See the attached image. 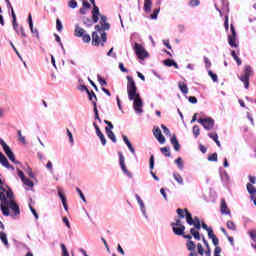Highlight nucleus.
Masks as SVG:
<instances>
[{"label":"nucleus","instance_id":"49","mask_svg":"<svg viewBox=\"0 0 256 256\" xmlns=\"http://www.w3.org/2000/svg\"><path fill=\"white\" fill-rule=\"evenodd\" d=\"M94 109V119H96L97 121H99V123H101V117H99V110L97 109V106L93 107Z\"/></svg>","mask_w":256,"mask_h":256},{"label":"nucleus","instance_id":"6","mask_svg":"<svg viewBox=\"0 0 256 256\" xmlns=\"http://www.w3.org/2000/svg\"><path fill=\"white\" fill-rule=\"evenodd\" d=\"M130 101H134L133 103V109L137 115H141L143 113V99L141 98V95L138 94L134 96V99H129Z\"/></svg>","mask_w":256,"mask_h":256},{"label":"nucleus","instance_id":"7","mask_svg":"<svg viewBox=\"0 0 256 256\" xmlns=\"http://www.w3.org/2000/svg\"><path fill=\"white\" fill-rule=\"evenodd\" d=\"M231 35H228V44L230 47L234 49L239 48V44H237V31L235 30V26L233 24L230 25Z\"/></svg>","mask_w":256,"mask_h":256},{"label":"nucleus","instance_id":"18","mask_svg":"<svg viewBox=\"0 0 256 256\" xmlns=\"http://www.w3.org/2000/svg\"><path fill=\"white\" fill-rule=\"evenodd\" d=\"M12 26L14 31L19 35V24L17 23V15L15 14V10H12Z\"/></svg>","mask_w":256,"mask_h":256},{"label":"nucleus","instance_id":"40","mask_svg":"<svg viewBox=\"0 0 256 256\" xmlns=\"http://www.w3.org/2000/svg\"><path fill=\"white\" fill-rule=\"evenodd\" d=\"M0 163L1 165H3V167H5L9 163V160L7 159V157H5L4 154L1 152H0Z\"/></svg>","mask_w":256,"mask_h":256},{"label":"nucleus","instance_id":"48","mask_svg":"<svg viewBox=\"0 0 256 256\" xmlns=\"http://www.w3.org/2000/svg\"><path fill=\"white\" fill-rule=\"evenodd\" d=\"M8 159L12 161L15 165H19V161L15 159V154L13 152H10V154L7 156Z\"/></svg>","mask_w":256,"mask_h":256},{"label":"nucleus","instance_id":"10","mask_svg":"<svg viewBox=\"0 0 256 256\" xmlns=\"http://www.w3.org/2000/svg\"><path fill=\"white\" fill-rule=\"evenodd\" d=\"M185 213H186V222L188 223V225H193L194 229L199 231L202 227L201 222L193 223V214H191V212H189L187 208H185Z\"/></svg>","mask_w":256,"mask_h":256},{"label":"nucleus","instance_id":"5","mask_svg":"<svg viewBox=\"0 0 256 256\" xmlns=\"http://www.w3.org/2000/svg\"><path fill=\"white\" fill-rule=\"evenodd\" d=\"M133 49H134L135 54L137 55L138 59H140L141 61H145V59H147V57H149V52H147V50H145V48H143V45L135 42Z\"/></svg>","mask_w":256,"mask_h":256},{"label":"nucleus","instance_id":"34","mask_svg":"<svg viewBox=\"0 0 256 256\" xmlns=\"http://www.w3.org/2000/svg\"><path fill=\"white\" fill-rule=\"evenodd\" d=\"M176 213H177V215H178V217H179V219H187V212H185V209L183 210V209H181V208H178L177 210H176Z\"/></svg>","mask_w":256,"mask_h":256},{"label":"nucleus","instance_id":"42","mask_svg":"<svg viewBox=\"0 0 256 256\" xmlns=\"http://www.w3.org/2000/svg\"><path fill=\"white\" fill-rule=\"evenodd\" d=\"M209 77H211L212 81H214V83H217L219 81V77L217 76V74L213 73V71H209L208 72Z\"/></svg>","mask_w":256,"mask_h":256},{"label":"nucleus","instance_id":"30","mask_svg":"<svg viewBox=\"0 0 256 256\" xmlns=\"http://www.w3.org/2000/svg\"><path fill=\"white\" fill-rule=\"evenodd\" d=\"M173 177L179 185H185V182L183 181V177L181 176V174L174 172Z\"/></svg>","mask_w":256,"mask_h":256},{"label":"nucleus","instance_id":"26","mask_svg":"<svg viewBox=\"0 0 256 256\" xmlns=\"http://www.w3.org/2000/svg\"><path fill=\"white\" fill-rule=\"evenodd\" d=\"M151 7H153V2L151 0H144L145 13H151Z\"/></svg>","mask_w":256,"mask_h":256},{"label":"nucleus","instance_id":"19","mask_svg":"<svg viewBox=\"0 0 256 256\" xmlns=\"http://www.w3.org/2000/svg\"><path fill=\"white\" fill-rule=\"evenodd\" d=\"M172 231L174 235H185V226H172Z\"/></svg>","mask_w":256,"mask_h":256},{"label":"nucleus","instance_id":"1","mask_svg":"<svg viewBox=\"0 0 256 256\" xmlns=\"http://www.w3.org/2000/svg\"><path fill=\"white\" fill-rule=\"evenodd\" d=\"M0 201V209L5 217H9V215H11V211L9 209L14 211V215L16 217L21 215V208H19V204L15 201V194L12 189L9 188V192L6 197L1 194Z\"/></svg>","mask_w":256,"mask_h":256},{"label":"nucleus","instance_id":"31","mask_svg":"<svg viewBox=\"0 0 256 256\" xmlns=\"http://www.w3.org/2000/svg\"><path fill=\"white\" fill-rule=\"evenodd\" d=\"M160 151L164 155V157H171V148L169 146L160 148Z\"/></svg>","mask_w":256,"mask_h":256},{"label":"nucleus","instance_id":"41","mask_svg":"<svg viewBox=\"0 0 256 256\" xmlns=\"http://www.w3.org/2000/svg\"><path fill=\"white\" fill-rule=\"evenodd\" d=\"M22 183H24V185H27V187H35V184L33 183V181H31L29 178H25L22 180Z\"/></svg>","mask_w":256,"mask_h":256},{"label":"nucleus","instance_id":"47","mask_svg":"<svg viewBox=\"0 0 256 256\" xmlns=\"http://www.w3.org/2000/svg\"><path fill=\"white\" fill-rule=\"evenodd\" d=\"M149 163H150V170L153 171L155 169V156L154 155L150 156Z\"/></svg>","mask_w":256,"mask_h":256},{"label":"nucleus","instance_id":"3","mask_svg":"<svg viewBox=\"0 0 256 256\" xmlns=\"http://www.w3.org/2000/svg\"><path fill=\"white\" fill-rule=\"evenodd\" d=\"M127 93H128V98L129 99H135L136 95H139L137 93V85L135 84V80H133L132 76H127Z\"/></svg>","mask_w":256,"mask_h":256},{"label":"nucleus","instance_id":"54","mask_svg":"<svg viewBox=\"0 0 256 256\" xmlns=\"http://www.w3.org/2000/svg\"><path fill=\"white\" fill-rule=\"evenodd\" d=\"M197 249L199 255H205V249L203 248V245H201V243L197 244Z\"/></svg>","mask_w":256,"mask_h":256},{"label":"nucleus","instance_id":"20","mask_svg":"<svg viewBox=\"0 0 256 256\" xmlns=\"http://www.w3.org/2000/svg\"><path fill=\"white\" fill-rule=\"evenodd\" d=\"M163 64L166 67H174L175 69H179V64H177V62L171 58L165 59L163 61Z\"/></svg>","mask_w":256,"mask_h":256},{"label":"nucleus","instance_id":"37","mask_svg":"<svg viewBox=\"0 0 256 256\" xmlns=\"http://www.w3.org/2000/svg\"><path fill=\"white\" fill-rule=\"evenodd\" d=\"M220 179L224 183H229V174L227 173V171L224 170L222 173H220Z\"/></svg>","mask_w":256,"mask_h":256},{"label":"nucleus","instance_id":"57","mask_svg":"<svg viewBox=\"0 0 256 256\" xmlns=\"http://www.w3.org/2000/svg\"><path fill=\"white\" fill-rule=\"evenodd\" d=\"M68 6L70 9H77V2L75 0H69Z\"/></svg>","mask_w":256,"mask_h":256},{"label":"nucleus","instance_id":"52","mask_svg":"<svg viewBox=\"0 0 256 256\" xmlns=\"http://www.w3.org/2000/svg\"><path fill=\"white\" fill-rule=\"evenodd\" d=\"M81 38L84 43H91V36L89 34L85 33Z\"/></svg>","mask_w":256,"mask_h":256},{"label":"nucleus","instance_id":"25","mask_svg":"<svg viewBox=\"0 0 256 256\" xmlns=\"http://www.w3.org/2000/svg\"><path fill=\"white\" fill-rule=\"evenodd\" d=\"M96 135L97 137H99L103 147H105V145H107V139L105 138V135L103 134V132H101V129H97Z\"/></svg>","mask_w":256,"mask_h":256},{"label":"nucleus","instance_id":"58","mask_svg":"<svg viewBox=\"0 0 256 256\" xmlns=\"http://www.w3.org/2000/svg\"><path fill=\"white\" fill-rule=\"evenodd\" d=\"M105 125H107V127L105 128L106 130L109 129V131H111L112 129H114L113 123H111V121L109 120H104Z\"/></svg>","mask_w":256,"mask_h":256},{"label":"nucleus","instance_id":"59","mask_svg":"<svg viewBox=\"0 0 256 256\" xmlns=\"http://www.w3.org/2000/svg\"><path fill=\"white\" fill-rule=\"evenodd\" d=\"M66 132H67V135H68L71 145H73V143H74L73 133H71V130H69V129H66Z\"/></svg>","mask_w":256,"mask_h":256},{"label":"nucleus","instance_id":"27","mask_svg":"<svg viewBox=\"0 0 256 256\" xmlns=\"http://www.w3.org/2000/svg\"><path fill=\"white\" fill-rule=\"evenodd\" d=\"M178 87L181 93H183L184 95H187L189 93V88L187 87V84H185L184 82H179Z\"/></svg>","mask_w":256,"mask_h":256},{"label":"nucleus","instance_id":"13","mask_svg":"<svg viewBox=\"0 0 256 256\" xmlns=\"http://www.w3.org/2000/svg\"><path fill=\"white\" fill-rule=\"evenodd\" d=\"M220 213H222V215H231V210H229L224 198L221 199Z\"/></svg>","mask_w":256,"mask_h":256},{"label":"nucleus","instance_id":"29","mask_svg":"<svg viewBox=\"0 0 256 256\" xmlns=\"http://www.w3.org/2000/svg\"><path fill=\"white\" fill-rule=\"evenodd\" d=\"M107 137L110 138L112 143H117V137L115 136V133L112 130L106 129Z\"/></svg>","mask_w":256,"mask_h":256},{"label":"nucleus","instance_id":"60","mask_svg":"<svg viewBox=\"0 0 256 256\" xmlns=\"http://www.w3.org/2000/svg\"><path fill=\"white\" fill-rule=\"evenodd\" d=\"M208 161L211 162H216L217 161V152L211 154L210 156H208Z\"/></svg>","mask_w":256,"mask_h":256},{"label":"nucleus","instance_id":"22","mask_svg":"<svg viewBox=\"0 0 256 256\" xmlns=\"http://www.w3.org/2000/svg\"><path fill=\"white\" fill-rule=\"evenodd\" d=\"M0 145L2 146V149H3L4 153L6 154V156L13 153V150H11V147H9V145H7L5 140L1 139L0 140Z\"/></svg>","mask_w":256,"mask_h":256},{"label":"nucleus","instance_id":"55","mask_svg":"<svg viewBox=\"0 0 256 256\" xmlns=\"http://www.w3.org/2000/svg\"><path fill=\"white\" fill-rule=\"evenodd\" d=\"M18 139H19L20 143H23L24 145L27 143V141L23 137V134L21 133V130H18Z\"/></svg>","mask_w":256,"mask_h":256},{"label":"nucleus","instance_id":"62","mask_svg":"<svg viewBox=\"0 0 256 256\" xmlns=\"http://www.w3.org/2000/svg\"><path fill=\"white\" fill-rule=\"evenodd\" d=\"M161 129H163V131H164V133H165L166 135L171 136V131L169 130V128H167V126H165V124H162V125H161Z\"/></svg>","mask_w":256,"mask_h":256},{"label":"nucleus","instance_id":"11","mask_svg":"<svg viewBox=\"0 0 256 256\" xmlns=\"http://www.w3.org/2000/svg\"><path fill=\"white\" fill-rule=\"evenodd\" d=\"M153 135L157 139V141L160 143V145H163L165 143V136H163V133L161 132V128L159 126H155L153 129Z\"/></svg>","mask_w":256,"mask_h":256},{"label":"nucleus","instance_id":"39","mask_svg":"<svg viewBox=\"0 0 256 256\" xmlns=\"http://www.w3.org/2000/svg\"><path fill=\"white\" fill-rule=\"evenodd\" d=\"M193 131V135L195 137V139H197V137H199V135H201V129H199V125H194L192 128Z\"/></svg>","mask_w":256,"mask_h":256},{"label":"nucleus","instance_id":"44","mask_svg":"<svg viewBox=\"0 0 256 256\" xmlns=\"http://www.w3.org/2000/svg\"><path fill=\"white\" fill-rule=\"evenodd\" d=\"M76 191L80 199H82L83 203H87V198H85V194H83V191H81L79 188H76Z\"/></svg>","mask_w":256,"mask_h":256},{"label":"nucleus","instance_id":"35","mask_svg":"<svg viewBox=\"0 0 256 256\" xmlns=\"http://www.w3.org/2000/svg\"><path fill=\"white\" fill-rule=\"evenodd\" d=\"M231 56L233 57L234 61H236L238 66L242 65V61L241 58H239V56H237V53L235 52V50H231Z\"/></svg>","mask_w":256,"mask_h":256},{"label":"nucleus","instance_id":"56","mask_svg":"<svg viewBox=\"0 0 256 256\" xmlns=\"http://www.w3.org/2000/svg\"><path fill=\"white\" fill-rule=\"evenodd\" d=\"M208 137H209L210 139H213L214 141H216V140L219 139V135H217V132L208 133Z\"/></svg>","mask_w":256,"mask_h":256},{"label":"nucleus","instance_id":"61","mask_svg":"<svg viewBox=\"0 0 256 256\" xmlns=\"http://www.w3.org/2000/svg\"><path fill=\"white\" fill-rule=\"evenodd\" d=\"M27 173H28L30 179H37L35 177V174L33 173V170L31 169V167H28Z\"/></svg>","mask_w":256,"mask_h":256},{"label":"nucleus","instance_id":"15","mask_svg":"<svg viewBox=\"0 0 256 256\" xmlns=\"http://www.w3.org/2000/svg\"><path fill=\"white\" fill-rule=\"evenodd\" d=\"M58 197H60L65 211H69V206H67V196L63 194V190H61V188L58 189Z\"/></svg>","mask_w":256,"mask_h":256},{"label":"nucleus","instance_id":"8","mask_svg":"<svg viewBox=\"0 0 256 256\" xmlns=\"http://www.w3.org/2000/svg\"><path fill=\"white\" fill-rule=\"evenodd\" d=\"M198 123L206 129V131H211L213 127H215V120L213 118L207 117V118H200L198 119Z\"/></svg>","mask_w":256,"mask_h":256},{"label":"nucleus","instance_id":"4","mask_svg":"<svg viewBox=\"0 0 256 256\" xmlns=\"http://www.w3.org/2000/svg\"><path fill=\"white\" fill-rule=\"evenodd\" d=\"M251 75H253V68H251L249 65H246L243 74L238 77V79L244 83L245 89H249V79L251 78Z\"/></svg>","mask_w":256,"mask_h":256},{"label":"nucleus","instance_id":"16","mask_svg":"<svg viewBox=\"0 0 256 256\" xmlns=\"http://www.w3.org/2000/svg\"><path fill=\"white\" fill-rule=\"evenodd\" d=\"M101 15V12L99 11V8L97 5L93 6L92 9V21L93 23H98L99 22V16Z\"/></svg>","mask_w":256,"mask_h":256},{"label":"nucleus","instance_id":"53","mask_svg":"<svg viewBox=\"0 0 256 256\" xmlns=\"http://www.w3.org/2000/svg\"><path fill=\"white\" fill-rule=\"evenodd\" d=\"M189 5H190V7H199V5H201V1H199V0H191L189 2Z\"/></svg>","mask_w":256,"mask_h":256},{"label":"nucleus","instance_id":"38","mask_svg":"<svg viewBox=\"0 0 256 256\" xmlns=\"http://www.w3.org/2000/svg\"><path fill=\"white\" fill-rule=\"evenodd\" d=\"M226 227L227 229H230V231H237V226L235 225L234 221H231V220L227 221Z\"/></svg>","mask_w":256,"mask_h":256},{"label":"nucleus","instance_id":"12","mask_svg":"<svg viewBox=\"0 0 256 256\" xmlns=\"http://www.w3.org/2000/svg\"><path fill=\"white\" fill-rule=\"evenodd\" d=\"M135 198H136L137 203L140 207V210H141V213H142L143 217H145L146 219H149V215H147V208L145 207V203L141 199V196H139V194H135Z\"/></svg>","mask_w":256,"mask_h":256},{"label":"nucleus","instance_id":"32","mask_svg":"<svg viewBox=\"0 0 256 256\" xmlns=\"http://www.w3.org/2000/svg\"><path fill=\"white\" fill-rule=\"evenodd\" d=\"M0 240L5 247H9V240L7 239V234L5 232H0Z\"/></svg>","mask_w":256,"mask_h":256},{"label":"nucleus","instance_id":"64","mask_svg":"<svg viewBox=\"0 0 256 256\" xmlns=\"http://www.w3.org/2000/svg\"><path fill=\"white\" fill-rule=\"evenodd\" d=\"M248 179L250 181V185H255L256 183V177L252 175H248Z\"/></svg>","mask_w":256,"mask_h":256},{"label":"nucleus","instance_id":"24","mask_svg":"<svg viewBox=\"0 0 256 256\" xmlns=\"http://www.w3.org/2000/svg\"><path fill=\"white\" fill-rule=\"evenodd\" d=\"M174 163L175 165H177L180 171H183V169H185V162L183 161V158L178 157L177 159L174 160Z\"/></svg>","mask_w":256,"mask_h":256},{"label":"nucleus","instance_id":"50","mask_svg":"<svg viewBox=\"0 0 256 256\" xmlns=\"http://www.w3.org/2000/svg\"><path fill=\"white\" fill-rule=\"evenodd\" d=\"M56 29H57V31H63V23L61 22V20L59 18L56 19Z\"/></svg>","mask_w":256,"mask_h":256},{"label":"nucleus","instance_id":"9","mask_svg":"<svg viewBox=\"0 0 256 256\" xmlns=\"http://www.w3.org/2000/svg\"><path fill=\"white\" fill-rule=\"evenodd\" d=\"M118 155H119L120 167L123 173H125L127 177H129L130 179H133V174L127 169V166H125V156H123L122 152H119Z\"/></svg>","mask_w":256,"mask_h":256},{"label":"nucleus","instance_id":"63","mask_svg":"<svg viewBox=\"0 0 256 256\" xmlns=\"http://www.w3.org/2000/svg\"><path fill=\"white\" fill-rule=\"evenodd\" d=\"M189 103H192V105H195L197 103V97L195 96H190L188 97Z\"/></svg>","mask_w":256,"mask_h":256},{"label":"nucleus","instance_id":"28","mask_svg":"<svg viewBox=\"0 0 256 256\" xmlns=\"http://www.w3.org/2000/svg\"><path fill=\"white\" fill-rule=\"evenodd\" d=\"M82 22H83V25H85L86 27H91L93 25V18H89L87 16H83L82 17Z\"/></svg>","mask_w":256,"mask_h":256},{"label":"nucleus","instance_id":"14","mask_svg":"<svg viewBox=\"0 0 256 256\" xmlns=\"http://www.w3.org/2000/svg\"><path fill=\"white\" fill-rule=\"evenodd\" d=\"M170 143L174 147V151H181V144L179 143V140H177V136L175 134L171 136Z\"/></svg>","mask_w":256,"mask_h":256},{"label":"nucleus","instance_id":"17","mask_svg":"<svg viewBox=\"0 0 256 256\" xmlns=\"http://www.w3.org/2000/svg\"><path fill=\"white\" fill-rule=\"evenodd\" d=\"M87 95H88V99H89V101H91L93 107H97V95L95 94V92L87 90Z\"/></svg>","mask_w":256,"mask_h":256},{"label":"nucleus","instance_id":"21","mask_svg":"<svg viewBox=\"0 0 256 256\" xmlns=\"http://www.w3.org/2000/svg\"><path fill=\"white\" fill-rule=\"evenodd\" d=\"M246 189L250 195V199H253L256 197V188H255V186H253V184L247 183Z\"/></svg>","mask_w":256,"mask_h":256},{"label":"nucleus","instance_id":"46","mask_svg":"<svg viewBox=\"0 0 256 256\" xmlns=\"http://www.w3.org/2000/svg\"><path fill=\"white\" fill-rule=\"evenodd\" d=\"M184 225L181 223V218L175 219V222L171 223V227H183Z\"/></svg>","mask_w":256,"mask_h":256},{"label":"nucleus","instance_id":"43","mask_svg":"<svg viewBox=\"0 0 256 256\" xmlns=\"http://www.w3.org/2000/svg\"><path fill=\"white\" fill-rule=\"evenodd\" d=\"M159 11H161V8L154 9L153 13L150 15V19H157L159 16Z\"/></svg>","mask_w":256,"mask_h":256},{"label":"nucleus","instance_id":"33","mask_svg":"<svg viewBox=\"0 0 256 256\" xmlns=\"http://www.w3.org/2000/svg\"><path fill=\"white\" fill-rule=\"evenodd\" d=\"M190 233H191L192 237H194V239H196V241H201V234L199 233V231L195 230V228H191Z\"/></svg>","mask_w":256,"mask_h":256},{"label":"nucleus","instance_id":"36","mask_svg":"<svg viewBox=\"0 0 256 256\" xmlns=\"http://www.w3.org/2000/svg\"><path fill=\"white\" fill-rule=\"evenodd\" d=\"M186 247L188 251H195V248L197 247V245L195 244V242H193V240H188L186 243Z\"/></svg>","mask_w":256,"mask_h":256},{"label":"nucleus","instance_id":"2","mask_svg":"<svg viewBox=\"0 0 256 256\" xmlns=\"http://www.w3.org/2000/svg\"><path fill=\"white\" fill-rule=\"evenodd\" d=\"M96 31L92 33V45L94 47H105V43H107V32L111 29V24L108 22L104 24H98L95 26Z\"/></svg>","mask_w":256,"mask_h":256},{"label":"nucleus","instance_id":"45","mask_svg":"<svg viewBox=\"0 0 256 256\" xmlns=\"http://www.w3.org/2000/svg\"><path fill=\"white\" fill-rule=\"evenodd\" d=\"M98 83L101 85V87H105L107 85V80L101 77V75L97 76Z\"/></svg>","mask_w":256,"mask_h":256},{"label":"nucleus","instance_id":"51","mask_svg":"<svg viewBox=\"0 0 256 256\" xmlns=\"http://www.w3.org/2000/svg\"><path fill=\"white\" fill-rule=\"evenodd\" d=\"M60 247L62 249V256H69V251H67V246H65V244H60Z\"/></svg>","mask_w":256,"mask_h":256},{"label":"nucleus","instance_id":"23","mask_svg":"<svg viewBox=\"0 0 256 256\" xmlns=\"http://www.w3.org/2000/svg\"><path fill=\"white\" fill-rule=\"evenodd\" d=\"M85 33H87V31H85V29L81 28L79 26V24L75 25V31H74L75 37L82 38Z\"/></svg>","mask_w":256,"mask_h":256}]
</instances>
